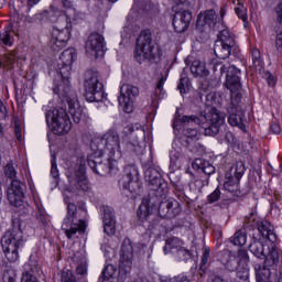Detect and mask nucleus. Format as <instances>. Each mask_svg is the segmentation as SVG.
<instances>
[{
    "instance_id": "1",
    "label": "nucleus",
    "mask_w": 282,
    "mask_h": 282,
    "mask_svg": "<svg viewBox=\"0 0 282 282\" xmlns=\"http://www.w3.org/2000/svg\"><path fill=\"white\" fill-rule=\"evenodd\" d=\"M54 94H57L61 99L58 108L48 110L45 113L47 127H52L53 133L56 135H67L68 131H72V120L75 124H78L83 120V107L78 102V96L72 88H65L63 85H57L53 88ZM69 113V115H67Z\"/></svg>"
},
{
    "instance_id": "2",
    "label": "nucleus",
    "mask_w": 282,
    "mask_h": 282,
    "mask_svg": "<svg viewBox=\"0 0 282 282\" xmlns=\"http://www.w3.org/2000/svg\"><path fill=\"white\" fill-rule=\"evenodd\" d=\"M182 124L184 130L181 137V144H183V147H191L193 142H197L199 133L197 129L186 127L199 124L204 129L205 135H217L221 124H224V115L219 113L217 108H207L205 113L199 117L192 115L176 118L173 123L174 131H180Z\"/></svg>"
},
{
    "instance_id": "3",
    "label": "nucleus",
    "mask_w": 282,
    "mask_h": 282,
    "mask_svg": "<svg viewBox=\"0 0 282 282\" xmlns=\"http://www.w3.org/2000/svg\"><path fill=\"white\" fill-rule=\"evenodd\" d=\"M166 199V196L163 198H158L155 195L144 197L137 210V217L140 221H147V219H149L151 213H153L155 206H158V202H161L159 204V215L161 219L177 217V215L182 213L180 202L175 199Z\"/></svg>"
},
{
    "instance_id": "4",
    "label": "nucleus",
    "mask_w": 282,
    "mask_h": 282,
    "mask_svg": "<svg viewBox=\"0 0 282 282\" xmlns=\"http://www.w3.org/2000/svg\"><path fill=\"white\" fill-rule=\"evenodd\" d=\"M1 246L8 261L11 263L19 261V248L25 246V239L19 221L13 223V227L6 231L1 238Z\"/></svg>"
},
{
    "instance_id": "5",
    "label": "nucleus",
    "mask_w": 282,
    "mask_h": 282,
    "mask_svg": "<svg viewBox=\"0 0 282 282\" xmlns=\"http://www.w3.org/2000/svg\"><path fill=\"white\" fill-rule=\"evenodd\" d=\"M72 34V18L69 12L58 18L57 24L53 28L51 33V47L54 52L63 50L69 41Z\"/></svg>"
},
{
    "instance_id": "6",
    "label": "nucleus",
    "mask_w": 282,
    "mask_h": 282,
    "mask_svg": "<svg viewBox=\"0 0 282 282\" xmlns=\"http://www.w3.org/2000/svg\"><path fill=\"white\" fill-rule=\"evenodd\" d=\"M249 252L257 257V259H264V263L270 268L279 264L280 253L274 242L268 245L261 238L257 239L253 237L249 245Z\"/></svg>"
},
{
    "instance_id": "7",
    "label": "nucleus",
    "mask_w": 282,
    "mask_h": 282,
    "mask_svg": "<svg viewBox=\"0 0 282 282\" xmlns=\"http://www.w3.org/2000/svg\"><path fill=\"white\" fill-rule=\"evenodd\" d=\"M97 151L108 153L111 162H118L122 158V148H120V134L116 130H109L97 139Z\"/></svg>"
},
{
    "instance_id": "8",
    "label": "nucleus",
    "mask_w": 282,
    "mask_h": 282,
    "mask_svg": "<svg viewBox=\"0 0 282 282\" xmlns=\"http://www.w3.org/2000/svg\"><path fill=\"white\" fill-rule=\"evenodd\" d=\"M234 50H237V36L228 28H224L217 34L214 44V53L217 58H229Z\"/></svg>"
},
{
    "instance_id": "9",
    "label": "nucleus",
    "mask_w": 282,
    "mask_h": 282,
    "mask_svg": "<svg viewBox=\"0 0 282 282\" xmlns=\"http://www.w3.org/2000/svg\"><path fill=\"white\" fill-rule=\"evenodd\" d=\"M85 98L88 102H100L105 98L98 72L87 70L84 79Z\"/></svg>"
},
{
    "instance_id": "10",
    "label": "nucleus",
    "mask_w": 282,
    "mask_h": 282,
    "mask_svg": "<svg viewBox=\"0 0 282 282\" xmlns=\"http://www.w3.org/2000/svg\"><path fill=\"white\" fill-rule=\"evenodd\" d=\"M76 204L69 203L67 205V215L62 224V230L65 232L67 239H73L76 232L85 235V228H87L85 220L76 218Z\"/></svg>"
},
{
    "instance_id": "11",
    "label": "nucleus",
    "mask_w": 282,
    "mask_h": 282,
    "mask_svg": "<svg viewBox=\"0 0 282 282\" xmlns=\"http://www.w3.org/2000/svg\"><path fill=\"white\" fill-rule=\"evenodd\" d=\"M144 180L150 184V195H155L158 198L163 199L169 194V186L162 180V174L158 167H148L144 172Z\"/></svg>"
},
{
    "instance_id": "12",
    "label": "nucleus",
    "mask_w": 282,
    "mask_h": 282,
    "mask_svg": "<svg viewBox=\"0 0 282 282\" xmlns=\"http://www.w3.org/2000/svg\"><path fill=\"white\" fill-rule=\"evenodd\" d=\"M133 265V245L131 240H123L121 245V257L119 260L118 282H126Z\"/></svg>"
},
{
    "instance_id": "13",
    "label": "nucleus",
    "mask_w": 282,
    "mask_h": 282,
    "mask_svg": "<svg viewBox=\"0 0 282 282\" xmlns=\"http://www.w3.org/2000/svg\"><path fill=\"white\" fill-rule=\"evenodd\" d=\"M213 69L214 72H220V74L227 72L225 85L231 94L241 89V69L235 65L226 67L221 62H214Z\"/></svg>"
},
{
    "instance_id": "14",
    "label": "nucleus",
    "mask_w": 282,
    "mask_h": 282,
    "mask_svg": "<svg viewBox=\"0 0 282 282\" xmlns=\"http://www.w3.org/2000/svg\"><path fill=\"white\" fill-rule=\"evenodd\" d=\"M76 61V48L65 50L57 63V75L62 78V87L67 91L69 89V72H72V63Z\"/></svg>"
},
{
    "instance_id": "15",
    "label": "nucleus",
    "mask_w": 282,
    "mask_h": 282,
    "mask_svg": "<svg viewBox=\"0 0 282 282\" xmlns=\"http://www.w3.org/2000/svg\"><path fill=\"white\" fill-rule=\"evenodd\" d=\"M153 35L151 34V31H142L137 39L134 51V57L138 63H142V61H151V58H153Z\"/></svg>"
},
{
    "instance_id": "16",
    "label": "nucleus",
    "mask_w": 282,
    "mask_h": 282,
    "mask_svg": "<svg viewBox=\"0 0 282 282\" xmlns=\"http://www.w3.org/2000/svg\"><path fill=\"white\" fill-rule=\"evenodd\" d=\"M243 173H246V165L243 162H237L229 172L225 174V183L224 188L231 193V195H239V182L241 177H243Z\"/></svg>"
},
{
    "instance_id": "17",
    "label": "nucleus",
    "mask_w": 282,
    "mask_h": 282,
    "mask_svg": "<svg viewBox=\"0 0 282 282\" xmlns=\"http://www.w3.org/2000/svg\"><path fill=\"white\" fill-rule=\"evenodd\" d=\"M239 102H241V93L238 90L231 95V102L228 107V123L230 127H238L241 131H246V123H243V109H241Z\"/></svg>"
},
{
    "instance_id": "18",
    "label": "nucleus",
    "mask_w": 282,
    "mask_h": 282,
    "mask_svg": "<svg viewBox=\"0 0 282 282\" xmlns=\"http://www.w3.org/2000/svg\"><path fill=\"white\" fill-rule=\"evenodd\" d=\"M138 166L127 165L124 167V175L121 178V184L126 191L132 193V195H140L142 187L140 185V177L138 176Z\"/></svg>"
},
{
    "instance_id": "19",
    "label": "nucleus",
    "mask_w": 282,
    "mask_h": 282,
    "mask_svg": "<svg viewBox=\"0 0 282 282\" xmlns=\"http://www.w3.org/2000/svg\"><path fill=\"white\" fill-rule=\"evenodd\" d=\"M140 95V89L131 84H123L120 87L118 102L126 113L133 111V102Z\"/></svg>"
},
{
    "instance_id": "20",
    "label": "nucleus",
    "mask_w": 282,
    "mask_h": 282,
    "mask_svg": "<svg viewBox=\"0 0 282 282\" xmlns=\"http://www.w3.org/2000/svg\"><path fill=\"white\" fill-rule=\"evenodd\" d=\"M86 54L89 58L105 56V37L99 33H91L86 41Z\"/></svg>"
},
{
    "instance_id": "21",
    "label": "nucleus",
    "mask_w": 282,
    "mask_h": 282,
    "mask_svg": "<svg viewBox=\"0 0 282 282\" xmlns=\"http://www.w3.org/2000/svg\"><path fill=\"white\" fill-rule=\"evenodd\" d=\"M74 174H67L69 182V193H77V191H89V182L85 177V166L79 165Z\"/></svg>"
},
{
    "instance_id": "22",
    "label": "nucleus",
    "mask_w": 282,
    "mask_h": 282,
    "mask_svg": "<svg viewBox=\"0 0 282 282\" xmlns=\"http://www.w3.org/2000/svg\"><path fill=\"white\" fill-rule=\"evenodd\" d=\"M25 188V185L21 183L19 180H12L10 186L7 189V197L9 199V203L11 206H15V208H19L23 205V189Z\"/></svg>"
},
{
    "instance_id": "23",
    "label": "nucleus",
    "mask_w": 282,
    "mask_h": 282,
    "mask_svg": "<svg viewBox=\"0 0 282 282\" xmlns=\"http://www.w3.org/2000/svg\"><path fill=\"white\" fill-rule=\"evenodd\" d=\"M142 140H144V130H138L135 137H132L130 141L124 142L123 151L128 153H135L137 155H142L145 149L144 142Z\"/></svg>"
},
{
    "instance_id": "24",
    "label": "nucleus",
    "mask_w": 282,
    "mask_h": 282,
    "mask_svg": "<svg viewBox=\"0 0 282 282\" xmlns=\"http://www.w3.org/2000/svg\"><path fill=\"white\" fill-rule=\"evenodd\" d=\"M191 21H193V14L189 11L176 13L172 22L175 32L178 34L186 32V30H188V25H191Z\"/></svg>"
},
{
    "instance_id": "25",
    "label": "nucleus",
    "mask_w": 282,
    "mask_h": 282,
    "mask_svg": "<svg viewBox=\"0 0 282 282\" xmlns=\"http://www.w3.org/2000/svg\"><path fill=\"white\" fill-rule=\"evenodd\" d=\"M208 176L200 175L196 176L194 181L189 183V198L192 202L198 199L199 195H202V188H204V186H208Z\"/></svg>"
},
{
    "instance_id": "26",
    "label": "nucleus",
    "mask_w": 282,
    "mask_h": 282,
    "mask_svg": "<svg viewBox=\"0 0 282 282\" xmlns=\"http://www.w3.org/2000/svg\"><path fill=\"white\" fill-rule=\"evenodd\" d=\"M197 28H209L210 30H215L217 25V13L215 10L210 9L203 13H199L196 22Z\"/></svg>"
},
{
    "instance_id": "27",
    "label": "nucleus",
    "mask_w": 282,
    "mask_h": 282,
    "mask_svg": "<svg viewBox=\"0 0 282 282\" xmlns=\"http://www.w3.org/2000/svg\"><path fill=\"white\" fill-rule=\"evenodd\" d=\"M88 166L96 173L97 175H109L111 173V169H113V162H111V158L106 160V162L100 161L97 159L96 161L89 160Z\"/></svg>"
},
{
    "instance_id": "28",
    "label": "nucleus",
    "mask_w": 282,
    "mask_h": 282,
    "mask_svg": "<svg viewBox=\"0 0 282 282\" xmlns=\"http://www.w3.org/2000/svg\"><path fill=\"white\" fill-rule=\"evenodd\" d=\"M258 232H260L263 239H268L270 243L276 241V234H274V226L268 220H259L257 223Z\"/></svg>"
},
{
    "instance_id": "29",
    "label": "nucleus",
    "mask_w": 282,
    "mask_h": 282,
    "mask_svg": "<svg viewBox=\"0 0 282 282\" xmlns=\"http://www.w3.org/2000/svg\"><path fill=\"white\" fill-rule=\"evenodd\" d=\"M104 232L106 235H116V218L113 216V208H104Z\"/></svg>"
},
{
    "instance_id": "30",
    "label": "nucleus",
    "mask_w": 282,
    "mask_h": 282,
    "mask_svg": "<svg viewBox=\"0 0 282 282\" xmlns=\"http://www.w3.org/2000/svg\"><path fill=\"white\" fill-rule=\"evenodd\" d=\"M192 169L203 173L206 177H210V175L215 174V166L208 161H204V159H196L192 164Z\"/></svg>"
},
{
    "instance_id": "31",
    "label": "nucleus",
    "mask_w": 282,
    "mask_h": 282,
    "mask_svg": "<svg viewBox=\"0 0 282 282\" xmlns=\"http://www.w3.org/2000/svg\"><path fill=\"white\" fill-rule=\"evenodd\" d=\"M187 61H189V63H192L191 65V72L193 74V76H208V74H210L207 69H206V64L199 59H193V57H187Z\"/></svg>"
},
{
    "instance_id": "32",
    "label": "nucleus",
    "mask_w": 282,
    "mask_h": 282,
    "mask_svg": "<svg viewBox=\"0 0 282 282\" xmlns=\"http://www.w3.org/2000/svg\"><path fill=\"white\" fill-rule=\"evenodd\" d=\"M184 247V242L180 238H170L163 247L164 254H174Z\"/></svg>"
},
{
    "instance_id": "33",
    "label": "nucleus",
    "mask_w": 282,
    "mask_h": 282,
    "mask_svg": "<svg viewBox=\"0 0 282 282\" xmlns=\"http://www.w3.org/2000/svg\"><path fill=\"white\" fill-rule=\"evenodd\" d=\"M256 281L257 282H270V269L262 264L254 265Z\"/></svg>"
},
{
    "instance_id": "34",
    "label": "nucleus",
    "mask_w": 282,
    "mask_h": 282,
    "mask_svg": "<svg viewBox=\"0 0 282 282\" xmlns=\"http://www.w3.org/2000/svg\"><path fill=\"white\" fill-rule=\"evenodd\" d=\"M235 12L238 19H241L245 28H248V9L243 6L242 0H238L237 7H235Z\"/></svg>"
},
{
    "instance_id": "35",
    "label": "nucleus",
    "mask_w": 282,
    "mask_h": 282,
    "mask_svg": "<svg viewBox=\"0 0 282 282\" xmlns=\"http://www.w3.org/2000/svg\"><path fill=\"white\" fill-rule=\"evenodd\" d=\"M227 261L225 262V268L229 272H235L237 270V267L239 265V259H237V256L232 254V252L227 251L226 253Z\"/></svg>"
},
{
    "instance_id": "36",
    "label": "nucleus",
    "mask_w": 282,
    "mask_h": 282,
    "mask_svg": "<svg viewBox=\"0 0 282 282\" xmlns=\"http://www.w3.org/2000/svg\"><path fill=\"white\" fill-rule=\"evenodd\" d=\"M75 261L77 263L76 274H80V276H85L87 274V259L85 256L78 257L75 256Z\"/></svg>"
},
{
    "instance_id": "37",
    "label": "nucleus",
    "mask_w": 282,
    "mask_h": 282,
    "mask_svg": "<svg viewBox=\"0 0 282 282\" xmlns=\"http://www.w3.org/2000/svg\"><path fill=\"white\" fill-rule=\"evenodd\" d=\"M236 276L237 279H240V281L248 282V279H250V269L248 268V264H239L236 269Z\"/></svg>"
},
{
    "instance_id": "38",
    "label": "nucleus",
    "mask_w": 282,
    "mask_h": 282,
    "mask_svg": "<svg viewBox=\"0 0 282 282\" xmlns=\"http://www.w3.org/2000/svg\"><path fill=\"white\" fill-rule=\"evenodd\" d=\"M246 241H248V238L243 229L236 231L231 239V243H234V246H246Z\"/></svg>"
},
{
    "instance_id": "39",
    "label": "nucleus",
    "mask_w": 282,
    "mask_h": 282,
    "mask_svg": "<svg viewBox=\"0 0 282 282\" xmlns=\"http://www.w3.org/2000/svg\"><path fill=\"white\" fill-rule=\"evenodd\" d=\"M182 160H183V155L182 152L180 151H172L170 154V166H172V169H175L177 166H182Z\"/></svg>"
},
{
    "instance_id": "40",
    "label": "nucleus",
    "mask_w": 282,
    "mask_h": 282,
    "mask_svg": "<svg viewBox=\"0 0 282 282\" xmlns=\"http://www.w3.org/2000/svg\"><path fill=\"white\" fill-rule=\"evenodd\" d=\"M2 281L3 282H15L17 281V272H14V269L10 267H6L2 270Z\"/></svg>"
},
{
    "instance_id": "41",
    "label": "nucleus",
    "mask_w": 282,
    "mask_h": 282,
    "mask_svg": "<svg viewBox=\"0 0 282 282\" xmlns=\"http://www.w3.org/2000/svg\"><path fill=\"white\" fill-rule=\"evenodd\" d=\"M51 175L54 180H58V166L56 165V154L51 155ZM58 184V181H55Z\"/></svg>"
},
{
    "instance_id": "42",
    "label": "nucleus",
    "mask_w": 282,
    "mask_h": 282,
    "mask_svg": "<svg viewBox=\"0 0 282 282\" xmlns=\"http://www.w3.org/2000/svg\"><path fill=\"white\" fill-rule=\"evenodd\" d=\"M36 219H39L44 226L47 225V214L45 213V208L41 205H36Z\"/></svg>"
},
{
    "instance_id": "43",
    "label": "nucleus",
    "mask_w": 282,
    "mask_h": 282,
    "mask_svg": "<svg viewBox=\"0 0 282 282\" xmlns=\"http://www.w3.org/2000/svg\"><path fill=\"white\" fill-rule=\"evenodd\" d=\"M253 65L256 67H259V72H261V66L263 65V62L261 61V52L259 50L253 48L251 52Z\"/></svg>"
},
{
    "instance_id": "44",
    "label": "nucleus",
    "mask_w": 282,
    "mask_h": 282,
    "mask_svg": "<svg viewBox=\"0 0 282 282\" xmlns=\"http://www.w3.org/2000/svg\"><path fill=\"white\" fill-rule=\"evenodd\" d=\"M174 257L178 260V261H188V259H191V251H188V249H185L184 247L178 250Z\"/></svg>"
},
{
    "instance_id": "45",
    "label": "nucleus",
    "mask_w": 282,
    "mask_h": 282,
    "mask_svg": "<svg viewBox=\"0 0 282 282\" xmlns=\"http://www.w3.org/2000/svg\"><path fill=\"white\" fill-rule=\"evenodd\" d=\"M61 14V11L58 10H48L43 12V17L45 19L50 20L51 23H55V21H58V15Z\"/></svg>"
},
{
    "instance_id": "46",
    "label": "nucleus",
    "mask_w": 282,
    "mask_h": 282,
    "mask_svg": "<svg viewBox=\"0 0 282 282\" xmlns=\"http://www.w3.org/2000/svg\"><path fill=\"white\" fill-rule=\"evenodd\" d=\"M177 89L181 93V95H184L186 94V91H188V77L184 75L181 76Z\"/></svg>"
},
{
    "instance_id": "47",
    "label": "nucleus",
    "mask_w": 282,
    "mask_h": 282,
    "mask_svg": "<svg viewBox=\"0 0 282 282\" xmlns=\"http://www.w3.org/2000/svg\"><path fill=\"white\" fill-rule=\"evenodd\" d=\"M113 274H116V267L113 264L106 265V268L102 271L104 281L111 279Z\"/></svg>"
},
{
    "instance_id": "48",
    "label": "nucleus",
    "mask_w": 282,
    "mask_h": 282,
    "mask_svg": "<svg viewBox=\"0 0 282 282\" xmlns=\"http://www.w3.org/2000/svg\"><path fill=\"white\" fill-rule=\"evenodd\" d=\"M236 258L239 261V265H246V263H248L250 259V257H248V251H246L245 249L238 250V254Z\"/></svg>"
},
{
    "instance_id": "49",
    "label": "nucleus",
    "mask_w": 282,
    "mask_h": 282,
    "mask_svg": "<svg viewBox=\"0 0 282 282\" xmlns=\"http://www.w3.org/2000/svg\"><path fill=\"white\" fill-rule=\"evenodd\" d=\"M61 281L62 282H76V278L74 276V272H72L68 269L62 271Z\"/></svg>"
},
{
    "instance_id": "50",
    "label": "nucleus",
    "mask_w": 282,
    "mask_h": 282,
    "mask_svg": "<svg viewBox=\"0 0 282 282\" xmlns=\"http://www.w3.org/2000/svg\"><path fill=\"white\" fill-rule=\"evenodd\" d=\"M209 204H215V202H219L221 199V191L216 188L212 194L207 196Z\"/></svg>"
},
{
    "instance_id": "51",
    "label": "nucleus",
    "mask_w": 282,
    "mask_h": 282,
    "mask_svg": "<svg viewBox=\"0 0 282 282\" xmlns=\"http://www.w3.org/2000/svg\"><path fill=\"white\" fill-rule=\"evenodd\" d=\"M4 174L7 177H10V180H14V177H17V170H14V165L8 163L4 167Z\"/></svg>"
},
{
    "instance_id": "52",
    "label": "nucleus",
    "mask_w": 282,
    "mask_h": 282,
    "mask_svg": "<svg viewBox=\"0 0 282 282\" xmlns=\"http://www.w3.org/2000/svg\"><path fill=\"white\" fill-rule=\"evenodd\" d=\"M23 128H21V123H19V121H15L14 123V133L17 137V140H19V142H21L23 140Z\"/></svg>"
},
{
    "instance_id": "53",
    "label": "nucleus",
    "mask_w": 282,
    "mask_h": 282,
    "mask_svg": "<svg viewBox=\"0 0 282 282\" xmlns=\"http://www.w3.org/2000/svg\"><path fill=\"white\" fill-rule=\"evenodd\" d=\"M164 83H166V76H161L158 85H156V88L154 90V96H158V94H162L163 91V87H164Z\"/></svg>"
},
{
    "instance_id": "54",
    "label": "nucleus",
    "mask_w": 282,
    "mask_h": 282,
    "mask_svg": "<svg viewBox=\"0 0 282 282\" xmlns=\"http://www.w3.org/2000/svg\"><path fill=\"white\" fill-rule=\"evenodd\" d=\"M264 78L270 87H274L276 80L274 79V76H272L270 72H264Z\"/></svg>"
},
{
    "instance_id": "55",
    "label": "nucleus",
    "mask_w": 282,
    "mask_h": 282,
    "mask_svg": "<svg viewBox=\"0 0 282 282\" xmlns=\"http://www.w3.org/2000/svg\"><path fill=\"white\" fill-rule=\"evenodd\" d=\"M254 212H251L248 216L245 217V225L243 227L245 228H248L249 226H254V225H251L252 221H254Z\"/></svg>"
},
{
    "instance_id": "56",
    "label": "nucleus",
    "mask_w": 282,
    "mask_h": 282,
    "mask_svg": "<svg viewBox=\"0 0 282 282\" xmlns=\"http://www.w3.org/2000/svg\"><path fill=\"white\" fill-rule=\"evenodd\" d=\"M3 45H8L9 47L12 46V41L10 40V32L6 31L3 36L1 37Z\"/></svg>"
},
{
    "instance_id": "57",
    "label": "nucleus",
    "mask_w": 282,
    "mask_h": 282,
    "mask_svg": "<svg viewBox=\"0 0 282 282\" xmlns=\"http://www.w3.org/2000/svg\"><path fill=\"white\" fill-rule=\"evenodd\" d=\"M208 259H210V249L205 248L204 253H203V258H202L203 265H206V263H208Z\"/></svg>"
},
{
    "instance_id": "58",
    "label": "nucleus",
    "mask_w": 282,
    "mask_h": 282,
    "mask_svg": "<svg viewBox=\"0 0 282 282\" xmlns=\"http://www.w3.org/2000/svg\"><path fill=\"white\" fill-rule=\"evenodd\" d=\"M276 20L282 25V2L275 8Z\"/></svg>"
},
{
    "instance_id": "59",
    "label": "nucleus",
    "mask_w": 282,
    "mask_h": 282,
    "mask_svg": "<svg viewBox=\"0 0 282 282\" xmlns=\"http://www.w3.org/2000/svg\"><path fill=\"white\" fill-rule=\"evenodd\" d=\"M25 268H31V272H36L37 264L32 261V258L29 260V263L25 265Z\"/></svg>"
},
{
    "instance_id": "60",
    "label": "nucleus",
    "mask_w": 282,
    "mask_h": 282,
    "mask_svg": "<svg viewBox=\"0 0 282 282\" xmlns=\"http://www.w3.org/2000/svg\"><path fill=\"white\" fill-rule=\"evenodd\" d=\"M271 131L275 134L281 133V126H279V123H272L271 124Z\"/></svg>"
},
{
    "instance_id": "61",
    "label": "nucleus",
    "mask_w": 282,
    "mask_h": 282,
    "mask_svg": "<svg viewBox=\"0 0 282 282\" xmlns=\"http://www.w3.org/2000/svg\"><path fill=\"white\" fill-rule=\"evenodd\" d=\"M12 63H14V56L13 55H8L7 56V61L4 62V66L6 67H10V65H12Z\"/></svg>"
},
{
    "instance_id": "62",
    "label": "nucleus",
    "mask_w": 282,
    "mask_h": 282,
    "mask_svg": "<svg viewBox=\"0 0 282 282\" xmlns=\"http://www.w3.org/2000/svg\"><path fill=\"white\" fill-rule=\"evenodd\" d=\"M176 282H188V276L184 275V274H180L177 276H175Z\"/></svg>"
},
{
    "instance_id": "63",
    "label": "nucleus",
    "mask_w": 282,
    "mask_h": 282,
    "mask_svg": "<svg viewBox=\"0 0 282 282\" xmlns=\"http://www.w3.org/2000/svg\"><path fill=\"white\" fill-rule=\"evenodd\" d=\"M161 282H177V279L174 278H169V276H161L160 278Z\"/></svg>"
},
{
    "instance_id": "64",
    "label": "nucleus",
    "mask_w": 282,
    "mask_h": 282,
    "mask_svg": "<svg viewBox=\"0 0 282 282\" xmlns=\"http://www.w3.org/2000/svg\"><path fill=\"white\" fill-rule=\"evenodd\" d=\"M150 230H155V228H160V223L158 220H154L150 224Z\"/></svg>"
}]
</instances>
